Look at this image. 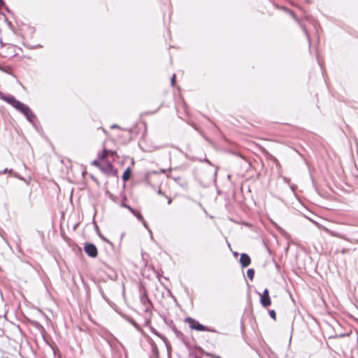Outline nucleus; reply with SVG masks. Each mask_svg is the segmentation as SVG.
I'll return each instance as SVG.
<instances>
[{
	"label": "nucleus",
	"mask_w": 358,
	"mask_h": 358,
	"mask_svg": "<svg viewBox=\"0 0 358 358\" xmlns=\"http://www.w3.org/2000/svg\"><path fill=\"white\" fill-rule=\"evenodd\" d=\"M0 99L10 105L15 110L24 116L26 120L32 124L34 129L37 131H39V121L35 113L27 104L17 100L10 94H5L1 92H0Z\"/></svg>",
	"instance_id": "f257e3e1"
},
{
	"label": "nucleus",
	"mask_w": 358,
	"mask_h": 358,
	"mask_svg": "<svg viewBox=\"0 0 358 358\" xmlns=\"http://www.w3.org/2000/svg\"><path fill=\"white\" fill-rule=\"evenodd\" d=\"M187 321L190 324V327L192 329H196L197 331H208V329L205 326L199 324L192 318L187 319Z\"/></svg>",
	"instance_id": "f03ea898"
},
{
	"label": "nucleus",
	"mask_w": 358,
	"mask_h": 358,
	"mask_svg": "<svg viewBox=\"0 0 358 358\" xmlns=\"http://www.w3.org/2000/svg\"><path fill=\"white\" fill-rule=\"evenodd\" d=\"M261 303L264 307H268L271 305V299L269 297V292L267 289L264 291V293L261 295Z\"/></svg>",
	"instance_id": "7ed1b4c3"
},
{
	"label": "nucleus",
	"mask_w": 358,
	"mask_h": 358,
	"mask_svg": "<svg viewBox=\"0 0 358 358\" xmlns=\"http://www.w3.org/2000/svg\"><path fill=\"white\" fill-rule=\"evenodd\" d=\"M85 251L90 257H95L97 255V249L92 244H87L85 247Z\"/></svg>",
	"instance_id": "20e7f679"
},
{
	"label": "nucleus",
	"mask_w": 358,
	"mask_h": 358,
	"mask_svg": "<svg viewBox=\"0 0 358 358\" xmlns=\"http://www.w3.org/2000/svg\"><path fill=\"white\" fill-rule=\"evenodd\" d=\"M240 262L243 267H246L250 264V258L246 254H242Z\"/></svg>",
	"instance_id": "39448f33"
},
{
	"label": "nucleus",
	"mask_w": 358,
	"mask_h": 358,
	"mask_svg": "<svg viewBox=\"0 0 358 358\" xmlns=\"http://www.w3.org/2000/svg\"><path fill=\"white\" fill-rule=\"evenodd\" d=\"M124 206L128 208L133 214H134L138 217V219L143 222L145 227L148 229L147 224L140 213H136V211L133 210L130 206H128L127 205H124Z\"/></svg>",
	"instance_id": "423d86ee"
},
{
	"label": "nucleus",
	"mask_w": 358,
	"mask_h": 358,
	"mask_svg": "<svg viewBox=\"0 0 358 358\" xmlns=\"http://www.w3.org/2000/svg\"><path fill=\"white\" fill-rule=\"evenodd\" d=\"M31 323L34 327L37 328L41 331V337L43 339V341H45V329L43 327L36 321H33Z\"/></svg>",
	"instance_id": "0eeeda50"
},
{
	"label": "nucleus",
	"mask_w": 358,
	"mask_h": 358,
	"mask_svg": "<svg viewBox=\"0 0 358 358\" xmlns=\"http://www.w3.org/2000/svg\"><path fill=\"white\" fill-rule=\"evenodd\" d=\"M100 170L106 174H112L113 173V166L110 164L100 166Z\"/></svg>",
	"instance_id": "6e6552de"
},
{
	"label": "nucleus",
	"mask_w": 358,
	"mask_h": 358,
	"mask_svg": "<svg viewBox=\"0 0 358 358\" xmlns=\"http://www.w3.org/2000/svg\"><path fill=\"white\" fill-rule=\"evenodd\" d=\"M131 176V171L128 169H127L122 176V178L124 181L127 180Z\"/></svg>",
	"instance_id": "1a4fd4ad"
},
{
	"label": "nucleus",
	"mask_w": 358,
	"mask_h": 358,
	"mask_svg": "<svg viewBox=\"0 0 358 358\" xmlns=\"http://www.w3.org/2000/svg\"><path fill=\"white\" fill-rule=\"evenodd\" d=\"M13 172H14V171L13 169H8V168H6L3 170L0 171V175L5 174V173H9V174L12 175L13 173Z\"/></svg>",
	"instance_id": "9d476101"
},
{
	"label": "nucleus",
	"mask_w": 358,
	"mask_h": 358,
	"mask_svg": "<svg viewBox=\"0 0 358 358\" xmlns=\"http://www.w3.org/2000/svg\"><path fill=\"white\" fill-rule=\"evenodd\" d=\"M247 275H248V277L250 279V280H252L253 278H254V275H255V271L253 269H248V271H247Z\"/></svg>",
	"instance_id": "9b49d317"
},
{
	"label": "nucleus",
	"mask_w": 358,
	"mask_h": 358,
	"mask_svg": "<svg viewBox=\"0 0 358 358\" xmlns=\"http://www.w3.org/2000/svg\"><path fill=\"white\" fill-rule=\"evenodd\" d=\"M15 178L20 180H22V181H24L26 182V180L24 179V177L21 176L19 173H16V172H13V173L12 174Z\"/></svg>",
	"instance_id": "f8f14e48"
},
{
	"label": "nucleus",
	"mask_w": 358,
	"mask_h": 358,
	"mask_svg": "<svg viewBox=\"0 0 358 358\" xmlns=\"http://www.w3.org/2000/svg\"><path fill=\"white\" fill-rule=\"evenodd\" d=\"M92 164L94 165V166H96L97 167H99L100 169V166H101V165H100V164L99 163V162L97 160H94L92 162Z\"/></svg>",
	"instance_id": "ddd939ff"
},
{
	"label": "nucleus",
	"mask_w": 358,
	"mask_h": 358,
	"mask_svg": "<svg viewBox=\"0 0 358 358\" xmlns=\"http://www.w3.org/2000/svg\"><path fill=\"white\" fill-rule=\"evenodd\" d=\"M108 151L105 150V151H104V152H103V154L100 157V158H101V159H105V157H106V155H107V153H108Z\"/></svg>",
	"instance_id": "4468645a"
},
{
	"label": "nucleus",
	"mask_w": 358,
	"mask_h": 358,
	"mask_svg": "<svg viewBox=\"0 0 358 358\" xmlns=\"http://www.w3.org/2000/svg\"><path fill=\"white\" fill-rule=\"evenodd\" d=\"M270 315L273 318L275 319V313L274 310L270 311Z\"/></svg>",
	"instance_id": "2eb2a0df"
},
{
	"label": "nucleus",
	"mask_w": 358,
	"mask_h": 358,
	"mask_svg": "<svg viewBox=\"0 0 358 358\" xmlns=\"http://www.w3.org/2000/svg\"><path fill=\"white\" fill-rule=\"evenodd\" d=\"M2 7L5 9V10L6 12H8V13H10L11 12L10 10L8 8V7L6 4H4V6H3Z\"/></svg>",
	"instance_id": "dca6fc26"
},
{
	"label": "nucleus",
	"mask_w": 358,
	"mask_h": 358,
	"mask_svg": "<svg viewBox=\"0 0 358 358\" xmlns=\"http://www.w3.org/2000/svg\"><path fill=\"white\" fill-rule=\"evenodd\" d=\"M175 81H176V76L173 75V76L172 77V79H171V84H172V85H174Z\"/></svg>",
	"instance_id": "f3484780"
},
{
	"label": "nucleus",
	"mask_w": 358,
	"mask_h": 358,
	"mask_svg": "<svg viewBox=\"0 0 358 358\" xmlns=\"http://www.w3.org/2000/svg\"><path fill=\"white\" fill-rule=\"evenodd\" d=\"M37 232L38 233V234L40 235V236L42 238V241L43 240V234L42 231H37Z\"/></svg>",
	"instance_id": "a211bd4d"
},
{
	"label": "nucleus",
	"mask_w": 358,
	"mask_h": 358,
	"mask_svg": "<svg viewBox=\"0 0 358 358\" xmlns=\"http://www.w3.org/2000/svg\"><path fill=\"white\" fill-rule=\"evenodd\" d=\"M5 4V1L3 0H0V6H3Z\"/></svg>",
	"instance_id": "6ab92c4d"
},
{
	"label": "nucleus",
	"mask_w": 358,
	"mask_h": 358,
	"mask_svg": "<svg viewBox=\"0 0 358 358\" xmlns=\"http://www.w3.org/2000/svg\"><path fill=\"white\" fill-rule=\"evenodd\" d=\"M166 171L165 169H162V170L160 171V173H166Z\"/></svg>",
	"instance_id": "aec40b11"
},
{
	"label": "nucleus",
	"mask_w": 358,
	"mask_h": 358,
	"mask_svg": "<svg viewBox=\"0 0 358 358\" xmlns=\"http://www.w3.org/2000/svg\"><path fill=\"white\" fill-rule=\"evenodd\" d=\"M171 203V199H169L168 200V203L170 204Z\"/></svg>",
	"instance_id": "412c9836"
},
{
	"label": "nucleus",
	"mask_w": 358,
	"mask_h": 358,
	"mask_svg": "<svg viewBox=\"0 0 358 358\" xmlns=\"http://www.w3.org/2000/svg\"><path fill=\"white\" fill-rule=\"evenodd\" d=\"M50 348H52V350L55 351L54 348H52V346H50ZM55 353V352H54Z\"/></svg>",
	"instance_id": "4be33fe9"
},
{
	"label": "nucleus",
	"mask_w": 358,
	"mask_h": 358,
	"mask_svg": "<svg viewBox=\"0 0 358 358\" xmlns=\"http://www.w3.org/2000/svg\"><path fill=\"white\" fill-rule=\"evenodd\" d=\"M50 348H52V350L55 351L54 348H52V346H50ZM55 353V352H54Z\"/></svg>",
	"instance_id": "5701e85b"
},
{
	"label": "nucleus",
	"mask_w": 358,
	"mask_h": 358,
	"mask_svg": "<svg viewBox=\"0 0 358 358\" xmlns=\"http://www.w3.org/2000/svg\"><path fill=\"white\" fill-rule=\"evenodd\" d=\"M42 358H45V357H42Z\"/></svg>",
	"instance_id": "b1692460"
}]
</instances>
